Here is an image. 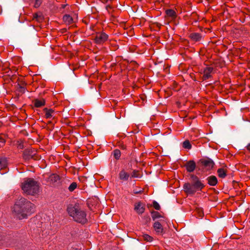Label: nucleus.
<instances>
[{
  "instance_id": "obj_1",
  "label": "nucleus",
  "mask_w": 250,
  "mask_h": 250,
  "mask_svg": "<svg viewBox=\"0 0 250 250\" xmlns=\"http://www.w3.org/2000/svg\"><path fill=\"white\" fill-rule=\"evenodd\" d=\"M34 205L30 201L21 197L16 201L12 208V213L18 219H23L34 212Z\"/></svg>"
},
{
  "instance_id": "obj_2",
  "label": "nucleus",
  "mask_w": 250,
  "mask_h": 250,
  "mask_svg": "<svg viewBox=\"0 0 250 250\" xmlns=\"http://www.w3.org/2000/svg\"><path fill=\"white\" fill-rule=\"evenodd\" d=\"M205 187L202 181L196 175H190V183H186L183 186V188L186 193L193 195L196 192L201 191Z\"/></svg>"
},
{
  "instance_id": "obj_3",
  "label": "nucleus",
  "mask_w": 250,
  "mask_h": 250,
  "mask_svg": "<svg viewBox=\"0 0 250 250\" xmlns=\"http://www.w3.org/2000/svg\"><path fill=\"white\" fill-rule=\"evenodd\" d=\"M67 211L69 215L73 218L75 222L83 224L87 222L86 212L79 208L78 205H75L73 206L70 205L68 206Z\"/></svg>"
},
{
  "instance_id": "obj_4",
  "label": "nucleus",
  "mask_w": 250,
  "mask_h": 250,
  "mask_svg": "<svg viewBox=\"0 0 250 250\" xmlns=\"http://www.w3.org/2000/svg\"><path fill=\"white\" fill-rule=\"evenodd\" d=\"M23 192L28 195H34L39 191L38 182L33 179L28 178L24 180L21 186Z\"/></svg>"
},
{
  "instance_id": "obj_5",
  "label": "nucleus",
  "mask_w": 250,
  "mask_h": 250,
  "mask_svg": "<svg viewBox=\"0 0 250 250\" xmlns=\"http://www.w3.org/2000/svg\"><path fill=\"white\" fill-rule=\"evenodd\" d=\"M37 151L33 148H27L25 149L23 152V158L25 160L31 159L37 160L38 157L36 156Z\"/></svg>"
},
{
  "instance_id": "obj_6",
  "label": "nucleus",
  "mask_w": 250,
  "mask_h": 250,
  "mask_svg": "<svg viewBox=\"0 0 250 250\" xmlns=\"http://www.w3.org/2000/svg\"><path fill=\"white\" fill-rule=\"evenodd\" d=\"M108 38V35L104 32H98L96 34L94 41L97 44H102L106 41Z\"/></svg>"
},
{
  "instance_id": "obj_7",
  "label": "nucleus",
  "mask_w": 250,
  "mask_h": 250,
  "mask_svg": "<svg viewBox=\"0 0 250 250\" xmlns=\"http://www.w3.org/2000/svg\"><path fill=\"white\" fill-rule=\"evenodd\" d=\"M213 68L211 67H206L203 71V80H206L211 77V73L213 71Z\"/></svg>"
},
{
  "instance_id": "obj_8",
  "label": "nucleus",
  "mask_w": 250,
  "mask_h": 250,
  "mask_svg": "<svg viewBox=\"0 0 250 250\" xmlns=\"http://www.w3.org/2000/svg\"><path fill=\"white\" fill-rule=\"evenodd\" d=\"M201 163L203 166L206 168L208 170L212 168L214 166V162L210 159H207L201 160Z\"/></svg>"
},
{
  "instance_id": "obj_9",
  "label": "nucleus",
  "mask_w": 250,
  "mask_h": 250,
  "mask_svg": "<svg viewBox=\"0 0 250 250\" xmlns=\"http://www.w3.org/2000/svg\"><path fill=\"white\" fill-rule=\"evenodd\" d=\"M134 210L139 214L144 212L145 210V206L141 202L137 203L135 204Z\"/></svg>"
},
{
  "instance_id": "obj_10",
  "label": "nucleus",
  "mask_w": 250,
  "mask_h": 250,
  "mask_svg": "<svg viewBox=\"0 0 250 250\" xmlns=\"http://www.w3.org/2000/svg\"><path fill=\"white\" fill-rule=\"evenodd\" d=\"M187 170L189 172H193L196 167V164L194 161H189L185 165Z\"/></svg>"
},
{
  "instance_id": "obj_11",
  "label": "nucleus",
  "mask_w": 250,
  "mask_h": 250,
  "mask_svg": "<svg viewBox=\"0 0 250 250\" xmlns=\"http://www.w3.org/2000/svg\"><path fill=\"white\" fill-rule=\"evenodd\" d=\"M153 227L158 234L162 235L164 233V229L162 225L158 222H156L153 225Z\"/></svg>"
},
{
  "instance_id": "obj_12",
  "label": "nucleus",
  "mask_w": 250,
  "mask_h": 250,
  "mask_svg": "<svg viewBox=\"0 0 250 250\" xmlns=\"http://www.w3.org/2000/svg\"><path fill=\"white\" fill-rule=\"evenodd\" d=\"M208 183L211 186H215L217 183L218 180L217 178L213 175L210 176L207 178Z\"/></svg>"
},
{
  "instance_id": "obj_13",
  "label": "nucleus",
  "mask_w": 250,
  "mask_h": 250,
  "mask_svg": "<svg viewBox=\"0 0 250 250\" xmlns=\"http://www.w3.org/2000/svg\"><path fill=\"white\" fill-rule=\"evenodd\" d=\"M43 111L45 113V116L47 119L52 118L55 113L54 110L52 109H48L47 108H44Z\"/></svg>"
},
{
  "instance_id": "obj_14",
  "label": "nucleus",
  "mask_w": 250,
  "mask_h": 250,
  "mask_svg": "<svg viewBox=\"0 0 250 250\" xmlns=\"http://www.w3.org/2000/svg\"><path fill=\"white\" fill-rule=\"evenodd\" d=\"M129 177V174L124 170H122L119 173V178L123 181H127Z\"/></svg>"
},
{
  "instance_id": "obj_15",
  "label": "nucleus",
  "mask_w": 250,
  "mask_h": 250,
  "mask_svg": "<svg viewBox=\"0 0 250 250\" xmlns=\"http://www.w3.org/2000/svg\"><path fill=\"white\" fill-rule=\"evenodd\" d=\"M45 100L44 99L39 100L35 99L34 101V106L36 107H41L45 105Z\"/></svg>"
},
{
  "instance_id": "obj_16",
  "label": "nucleus",
  "mask_w": 250,
  "mask_h": 250,
  "mask_svg": "<svg viewBox=\"0 0 250 250\" xmlns=\"http://www.w3.org/2000/svg\"><path fill=\"white\" fill-rule=\"evenodd\" d=\"M189 37L194 41H199L201 39V35L198 33H192L189 35Z\"/></svg>"
},
{
  "instance_id": "obj_17",
  "label": "nucleus",
  "mask_w": 250,
  "mask_h": 250,
  "mask_svg": "<svg viewBox=\"0 0 250 250\" xmlns=\"http://www.w3.org/2000/svg\"><path fill=\"white\" fill-rule=\"evenodd\" d=\"M49 179L52 184L57 182L60 180V176L56 174H53L49 176Z\"/></svg>"
},
{
  "instance_id": "obj_18",
  "label": "nucleus",
  "mask_w": 250,
  "mask_h": 250,
  "mask_svg": "<svg viewBox=\"0 0 250 250\" xmlns=\"http://www.w3.org/2000/svg\"><path fill=\"white\" fill-rule=\"evenodd\" d=\"M218 176L221 178H224L227 175V170L223 168H220L217 170Z\"/></svg>"
},
{
  "instance_id": "obj_19",
  "label": "nucleus",
  "mask_w": 250,
  "mask_h": 250,
  "mask_svg": "<svg viewBox=\"0 0 250 250\" xmlns=\"http://www.w3.org/2000/svg\"><path fill=\"white\" fill-rule=\"evenodd\" d=\"M7 166V161L5 158H0V169L2 170L6 168Z\"/></svg>"
},
{
  "instance_id": "obj_20",
  "label": "nucleus",
  "mask_w": 250,
  "mask_h": 250,
  "mask_svg": "<svg viewBox=\"0 0 250 250\" xmlns=\"http://www.w3.org/2000/svg\"><path fill=\"white\" fill-rule=\"evenodd\" d=\"M167 15L170 17L171 19H174L176 17V14L174 10L172 9H168L166 11Z\"/></svg>"
},
{
  "instance_id": "obj_21",
  "label": "nucleus",
  "mask_w": 250,
  "mask_h": 250,
  "mask_svg": "<svg viewBox=\"0 0 250 250\" xmlns=\"http://www.w3.org/2000/svg\"><path fill=\"white\" fill-rule=\"evenodd\" d=\"M63 21L66 24H71L73 22L72 18L69 15H65L63 17Z\"/></svg>"
},
{
  "instance_id": "obj_22",
  "label": "nucleus",
  "mask_w": 250,
  "mask_h": 250,
  "mask_svg": "<svg viewBox=\"0 0 250 250\" xmlns=\"http://www.w3.org/2000/svg\"><path fill=\"white\" fill-rule=\"evenodd\" d=\"M33 19L37 21L41 22L43 20V17L41 13H35L33 14Z\"/></svg>"
},
{
  "instance_id": "obj_23",
  "label": "nucleus",
  "mask_w": 250,
  "mask_h": 250,
  "mask_svg": "<svg viewBox=\"0 0 250 250\" xmlns=\"http://www.w3.org/2000/svg\"><path fill=\"white\" fill-rule=\"evenodd\" d=\"M183 147L185 148L190 149L191 148V145L188 140H186L183 143Z\"/></svg>"
},
{
  "instance_id": "obj_24",
  "label": "nucleus",
  "mask_w": 250,
  "mask_h": 250,
  "mask_svg": "<svg viewBox=\"0 0 250 250\" xmlns=\"http://www.w3.org/2000/svg\"><path fill=\"white\" fill-rule=\"evenodd\" d=\"M113 155L117 160L119 159L121 156V152L119 149H115L113 151Z\"/></svg>"
},
{
  "instance_id": "obj_25",
  "label": "nucleus",
  "mask_w": 250,
  "mask_h": 250,
  "mask_svg": "<svg viewBox=\"0 0 250 250\" xmlns=\"http://www.w3.org/2000/svg\"><path fill=\"white\" fill-rule=\"evenodd\" d=\"M143 238L144 239V240L147 241V242H151L153 240V238L149 236L148 234H144L142 235Z\"/></svg>"
},
{
  "instance_id": "obj_26",
  "label": "nucleus",
  "mask_w": 250,
  "mask_h": 250,
  "mask_svg": "<svg viewBox=\"0 0 250 250\" xmlns=\"http://www.w3.org/2000/svg\"><path fill=\"white\" fill-rule=\"evenodd\" d=\"M161 216L160 213L157 211L152 212V218L153 220L161 217Z\"/></svg>"
},
{
  "instance_id": "obj_27",
  "label": "nucleus",
  "mask_w": 250,
  "mask_h": 250,
  "mask_svg": "<svg viewBox=\"0 0 250 250\" xmlns=\"http://www.w3.org/2000/svg\"><path fill=\"white\" fill-rule=\"evenodd\" d=\"M77 185L76 183L73 182L70 184L68 188V189L70 191H73L74 190L77 188Z\"/></svg>"
},
{
  "instance_id": "obj_28",
  "label": "nucleus",
  "mask_w": 250,
  "mask_h": 250,
  "mask_svg": "<svg viewBox=\"0 0 250 250\" xmlns=\"http://www.w3.org/2000/svg\"><path fill=\"white\" fill-rule=\"evenodd\" d=\"M32 2L33 3V6L35 7H38L41 4V1L40 0H31Z\"/></svg>"
},
{
  "instance_id": "obj_29",
  "label": "nucleus",
  "mask_w": 250,
  "mask_h": 250,
  "mask_svg": "<svg viewBox=\"0 0 250 250\" xmlns=\"http://www.w3.org/2000/svg\"><path fill=\"white\" fill-rule=\"evenodd\" d=\"M153 206L154 208L156 210L160 209V206L159 204L155 201H154L153 202Z\"/></svg>"
},
{
  "instance_id": "obj_30",
  "label": "nucleus",
  "mask_w": 250,
  "mask_h": 250,
  "mask_svg": "<svg viewBox=\"0 0 250 250\" xmlns=\"http://www.w3.org/2000/svg\"><path fill=\"white\" fill-rule=\"evenodd\" d=\"M49 231L48 229H44V230H42V237L45 236L47 235H48L49 234Z\"/></svg>"
},
{
  "instance_id": "obj_31",
  "label": "nucleus",
  "mask_w": 250,
  "mask_h": 250,
  "mask_svg": "<svg viewBox=\"0 0 250 250\" xmlns=\"http://www.w3.org/2000/svg\"><path fill=\"white\" fill-rule=\"evenodd\" d=\"M142 192H143V191L141 190H133V193L135 194H140V193H141Z\"/></svg>"
},
{
  "instance_id": "obj_32",
  "label": "nucleus",
  "mask_w": 250,
  "mask_h": 250,
  "mask_svg": "<svg viewBox=\"0 0 250 250\" xmlns=\"http://www.w3.org/2000/svg\"><path fill=\"white\" fill-rule=\"evenodd\" d=\"M0 142L3 144L5 142V139L2 136H0Z\"/></svg>"
},
{
  "instance_id": "obj_33",
  "label": "nucleus",
  "mask_w": 250,
  "mask_h": 250,
  "mask_svg": "<svg viewBox=\"0 0 250 250\" xmlns=\"http://www.w3.org/2000/svg\"><path fill=\"white\" fill-rule=\"evenodd\" d=\"M132 177H138V175L136 171H134L131 176Z\"/></svg>"
},
{
  "instance_id": "obj_34",
  "label": "nucleus",
  "mask_w": 250,
  "mask_h": 250,
  "mask_svg": "<svg viewBox=\"0 0 250 250\" xmlns=\"http://www.w3.org/2000/svg\"><path fill=\"white\" fill-rule=\"evenodd\" d=\"M18 147L20 149H23L24 146L23 145L22 143H20Z\"/></svg>"
},
{
  "instance_id": "obj_35",
  "label": "nucleus",
  "mask_w": 250,
  "mask_h": 250,
  "mask_svg": "<svg viewBox=\"0 0 250 250\" xmlns=\"http://www.w3.org/2000/svg\"><path fill=\"white\" fill-rule=\"evenodd\" d=\"M247 149H248L249 150H250V144H249L247 146Z\"/></svg>"
}]
</instances>
